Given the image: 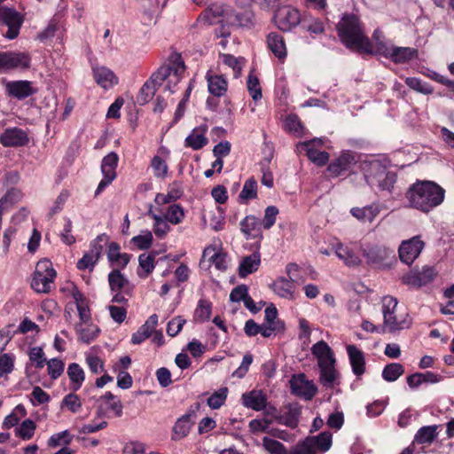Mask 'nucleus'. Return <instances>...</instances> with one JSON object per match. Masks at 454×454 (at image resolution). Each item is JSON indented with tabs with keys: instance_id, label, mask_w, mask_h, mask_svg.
Wrapping results in <instances>:
<instances>
[{
	"instance_id": "obj_11",
	"label": "nucleus",
	"mask_w": 454,
	"mask_h": 454,
	"mask_svg": "<svg viewBox=\"0 0 454 454\" xmlns=\"http://www.w3.org/2000/svg\"><path fill=\"white\" fill-rule=\"evenodd\" d=\"M425 247L420 236H414L403 240L398 248L399 258L402 262L411 265L421 254Z\"/></svg>"
},
{
	"instance_id": "obj_2",
	"label": "nucleus",
	"mask_w": 454,
	"mask_h": 454,
	"mask_svg": "<svg viewBox=\"0 0 454 454\" xmlns=\"http://www.w3.org/2000/svg\"><path fill=\"white\" fill-rule=\"evenodd\" d=\"M445 191L432 181H417L405 193L409 207L423 213H428L441 205L444 200Z\"/></svg>"
},
{
	"instance_id": "obj_13",
	"label": "nucleus",
	"mask_w": 454,
	"mask_h": 454,
	"mask_svg": "<svg viewBox=\"0 0 454 454\" xmlns=\"http://www.w3.org/2000/svg\"><path fill=\"white\" fill-rule=\"evenodd\" d=\"M119 157L117 153L112 152L106 155L101 163V171L103 179L99 182L98 188L95 192V196H98L103 190L108 186L116 178V168L118 165Z\"/></svg>"
},
{
	"instance_id": "obj_63",
	"label": "nucleus",
	"mask_w": 454,
	"mask_h": 454,
	"mask_svg": "<svg viewBox=\"0 0 454 454\" xmlns=\"http://www.w3.org/2000/svg\"><path fill=\"white\" fill-rule=\"evenodd\" d=\"M182 195L180 189H171L167 194L157 193L155 196V203L158 205H165L179 199Z\"/></svg>"
},
{
	"instance_id": "obj_6",
	"label": "nucleus",
	"mask_w": 454,
	"mask_h": 454,
	"mask_svg": "<svg viewBox=\"0 0 454 454\" xmlns=\"http://www.w3.org/2000/svg\"><path fill=\"white\" fill-rule=\"evenodd\" d=\"M302 14L290 5L279 7L274 14V21L278 29L289 32L301 24Z\"/></svg>"
},
{
	"instance_id": "obj_56",
	"label": "nucleus",
	"mask_w": 454,
	"mask_h": 454,
	"mask_svg": "<svg viewBox=\"0 0 454 454\" xmlns=\"http://www.w3.org/2000/svg\"><path fill=\"white\" fill-rule=\"evenodd\" d=\"M153 239L152 232L146 230L142 231V234L133 237L131 239V243H133L138 249L145 250L151 247Z\"/></svg>"
},
{
	"instance_id": "obj_29",
	"label": "nucleus",
	"mask_w": 454,
	"mask_h": 454,
	"mask_svg": "<svg viewBox=\"0 0 454 454\" xmlns=\"http://www.w3.org/2000/svg\"><path fill=\"white\" fill-rule=\"evenodd\" d=\"M386 166L378 160L364 161L362 164V171L366 183L374 187L375 176L385 171Z\"/></svg>"
},
{
	"instance_id": "obj_26",
	"label": "nucleus",
	"mask_w": 454,
	"mask_h": 454,
	"mask_svg": "<svg viewBox=\"0 0 454 454\" xmlns=\"http://www.w3.org/2000/svg\"><path fill=\"white\" fill-rule=\"evenodd\" d=\"M381 211L379 203H372L364 207H353L350 210L351 215L358 221L363 223H372Z\"/></svg>"
},
{
	"instance_id": "obj_28",
	"label": "nucleus",
	"mask_w": 454,
	"mask_h": 454,
	"mask_svg": "<svg viewBox=\"0 0 454 454\" xmlns=\"http://www.w3.org/2000/svg\"><path fill=\"white\" fill-rule=\"evenodd\" d=\"M157 324L158 316L156 314H153L152 316L149 317L145 323L143 325H141L136 333L132 334L131 342L133 344L142 343L152 334Z\"/></svg>"
},
{
	"instance_id": "obj_61",
	"label": "nucleus",
	"mask_w": 454,
	"mask_h": 454,
	"mask_svg": "<svg viewBox=\"0 0 454 454\" xmlns=\"http://www.w3.org/2000/svg\"><path fill=\"white\" fill-rule=\"evenodd\" d=\"M278 208L275 206H269L265 208L264 216L261 221L263 229L270 230L276 223Z\"/></svg>"
},
{
	"instance_id": "obj_23",
	"label": "nucleus",
	"mask_w": 454,
	"mask_h": 454,
	"mask_svg": "<svg viewBox=\"0 0 454 454\" xmlns=\"http://www.w3.org/2000/svg\"><path fill=\"white\" fill-rule=\"evenodd\" d=\"M301 28L308 32L312 37L325 33V23L322 19L313 16L309 12H304L301 20Z\"/></svg>"
},
{
	"instance_id": "obj_19",
	"label": "nucleus",
	"mask_w": 454,
	"mask_h": 454,
	"mask_svg": "<svg viewBox=\"0 0 454 454\" xmlns=\"http://www.w3.org/2000/svg\"><path fill=\"white\" fill-rule=\"evenodd\" d=\"M335 359L317 364L319 368V381L327 387L332 388L338 377V372L335 369Z\"/></svg>"
},
{
	"instance_id": "obj_31",
	"label": "nucleus",
	"mask_w": 454,
	"mask_h": 454,
	"mask_svg": "<svg viewBox=\"0 0 454 454\" xmlns=\"http://www.w3.org/2000/svg\"><path fill=\"white\" fill-rule=\"evenodd\" d=\"M95 81L104 89L112 88L118 82V79L112 70L106 67L93 68Z\"/></svg>"
},
{
	"instance_id": "obj_60",
	"label": "nucleus",
	"mask_w": 454,
	"mask_h": 454,
	"mask_svg": "<svg viewBox=\"0 0 454 454\" xmlns=\"http://www.w3.org/2000/svg\"><path fill=\"white\" fill-rule=\"evenodd\" d=\"M67 407L71 412L76 413L82 407L80 397L74 394H67L62 400L61 408Z\"/></svg>"
},
{
	"instance_id": "obj_18",
	"label": "nucleus",
	"mask_w": 454,
	"mask_h": 454,
	"mask_svg": "<svg viewBox=\"0 0 454 454\" xmlns=\"http://www.w3.org/2000/svg\"><path fill=\"white\" fill-rule=\"evenodd\" d=\"M262 225L261 220L254 215H247L240 222V231L247 239H262Z\"/></svg>"
},
{
	"instance_id": "obj_47",
	"label": "nucleus",
	"mask_w": 454,
	"mask_h": 454,
	"mask_svg": "<svg viewBox=\"0 0 454 454\" xmlns=\"http://www.w3.org/2000/svg\"><path fill=\"white\" fill-rule=\"evenodd\" d=\"M312 448L323 451L328 450L332 446V434L329 432H322L316 437L307 438Z\"/></svg>"
},
{
	"instance_id": "obj_1",
	"label": "nucleus",
	"mask_w": 454,
	"mask_h": 454,
	"mask_svg": "<svg viewBox=\"0 0 454 454\" xmlns=\"http://www.w3.org/2000/svg\"><path fill=\"white\" fill-rule=\"evenodd\" d=\"M340 42L349 50L359 53L373 54L372 44L364 33L359 18L355 14H344L337 24Z\"/></svg>"
},
{
	"instance_id": "obj_37",
	"label": "nucleus",
	"mask_w": 454,
	"mask_h": 454,
	"mask_svg": "<svg viewBox=\"0 0 454 454\" xmlns=\"http://www.w3.org/2000/svg\"><path fill=\"white\" fill-rule=\"evenodd\" d=\"M209 92L215 97H222L227 91V82L222 75L207 74Z\"/></svg>"
},
{
	"instance_id": "obj_12",
	"label": "nucleus",
	"mask_w": 454,
	"mask_h": 454,
	"mask_svg": "<svg viewBox=\"0 0 454 454\" xmlns=\"http://www.w3.org/2000/svg\"><path fill=\"white\" fill-rule=\"evenodd\" d=\"M323 145L321 139L314 138L309 141L300 142L297 145L299 152L304 151L307 157L317 166H324L329 160V153L325 151H318V147Z\"/></svg>"
},
{
	"instance_id": "obj_9",
	"label": "nucleus",
	"mask_w": 454,
	"mask_h": 454,
	"mask_svg": "<svg viewBox=\"0 0 454 454\" xmlns=\"http://www.w3.org/2000/svg\"><path fill=\"white\" fill-rule=\"evenodd\" d=\"M185 70V66L183 61L176 64V67L173 68L171 66L164 65L161 66L155 73H153L150 79L146 81L148 84L153 86L156 90L162 82L168 77H171L169 82H173L176 84L182 74Z\"/></svg>"
},
{
	"instance_id": "obj_41",
	"label": "nucleus",
	"mask_w": 454,
	"mask_h": 454,
	"mask_svg": "<svg viewBox=\"0 0 454 454\" xmlns=\"http://www.w3.org/2000/svg\"><path fill=\"white\" fill-rule=\"evenodd\" d=\"M437 428L436 425L420 427L415 434L414 442L419 444L432 443L437 437Z\"/></svg>"
},
{
	"instance_id": "obj_15",
	"label": "nucleus",
	"mask_w": 454,
	"mask_h": 454,
	"mask_svg": "<svg viewBox=\"0 0 454 454\" xmlns=\"http://www.w3.org/2000/svg\"><path fill=\"white\" fill-rule=\"evenodd\" d=\"M29 143L26 130L18 128H7L0 134V144L4 147H21Z\"/></svg>"
},
{
	"instance_id": "obj_51",
	"label": "nucleus",
	"mask_w": 454,
	"mask_h": 454,
	"mask_svg": "<svg viewBox=\"0 0 454 454\" xmlns=\"http://www.w3.org/2000/svg\"><path fill=\"white\" fill-rule=\"evenodd\" d=\"M262 446L269 454H287L283 443L267 436L262 438Z\"/></svg>"
},
{
	"instance_id": "obj_22",
	"label": "nucleus",
	"mask_w": 454,
	"mask_h": 454,
	"mask_svg": "<svg viewBox=\"0 0 454 454\" xmlns=\"http://www.w3.org/2000/svg\"><path fill=\"white\" fill-rule=\"evenodd\" d=\"M292 393L307 401L311 400L317 392V387L312 381L297 379L291 381Z\"/></svg>"
},
{
	"instance_id": "obj_44",
	"label": "nucleus",
	"mask_w": 454,
	"mask_h": 454,
	"mask_svg": "<svg viewBox=\"0 0 454 454\" xmlns=\"http://www.w3.org/2000/svg\"><path fill=\"white\" fill-rule=\"evenodd\" d=\"M108 282L112 292L123 291L126 292L129 281L124 277L119 270H113L108 274Z\"/></svg>"
},
{
	"instance_id": "obj_35",
	"label": "nucleus",
	"mask_w": 454,
	"mask_h": 454,
	"mask_svg": "<svg viewBox=\"0 0 454 454\" xmlns=\"http://www.w3.org/2000/svg\"><path fill=\"white\" fill-rule=\"evenodd\" d=\"M121 247L117 242H111L108 245L107 259L111 263H115L121 268H125L129 260L130 255L127 253H121Z\"/></svg>"
},
{
	"instance_id": "obj_17",
	"label": "nucleus",
	"mask_w": 454,
	"mask_h": 454,
	"mask_svg": "<svg viewBox=\"0 0 454 454\" xmlns=\"http://www.w3.org/2000/svg\"><path fill=\"white\" fill-rule=\"evenodd\" d=\"M6 92L9 96L21 100L36 93V89L29 81H12L7 82Z\"/></svg>"
},
{
	"instance_id": "obj_58",
	"label": "nucleus",
	"mask_w": 454,
	"mask_h": 454,
	"mask_svg": "<svg viewBox=\"0 0 454 454\" xmlns=\"http://www.w3.org/2000/svg\"><path fill=\"white\" fill-rule=\"evenodd\" d=\"M73 440V436L69 434L68 430L52 434L48 440V446L51 448H56L63 442L68 445Z\"/></svg>"
},
{
	"instance_id": "obj_21",
	"label": "nucleus",
	"mask_w": 454,
	"mask_h": 454,
	"mask_svg": "<svg viewBox=\"0 0 454 454\" xmlns=\"http://www.w3.org/2000/svg\"><path fill=\"white\" fill-rule=\"evenodd\" d=\"M242 404L254 411H262L267 405L266 395L262 390H251L242 395Z\"/></svg>"
},
{
	"instance_id": "obj_48",
	"label": "nucleus",
	"mask_w": 454,
	"mask_h": 454,
	"mask_svg": "<svg viewBox=\"0 0 454 454\" xmlns=\"http://www.w3.org/2000/svg\"><path fill=\"white\" fill-rule=\"evenodd\" d=\"M404 373L403 366L399 363L387 364L382 371V378L387 382L395 381Z\"/></svg>"
},
{
	"instance_id": "obj_3",
	"label": "nucleus",
	"mask_w": 454,
	"mask_h": 454,
	"mask_svg": "<svg viewBox=\"0 0 454 454\" xmlns=\"http://www.w3.org/2000/svg\"><path fill=\"white\" fill-rule=\"evenodd\" d=\"M383 314V333H395L396 332L409 329L412 325V319L408 313L397 316L396 309L398 300L390 295L384 296L381 301Z\"/></svg>"
},
{
	"instance_id": "obj_49",
	"label": "nucleus",
	"mask_w": 454,
	"mask_h": 454,
	"mask_svg": "<svg viewBox=\"0 0 454 454\" xmlns=\"http://www.w3.org/2000/svg\"><path fill=\"white\" fill-rule=\"evenodd\" d=\"M35 429V423L32 419H27L22 421L20 427H16L15 434L20 439L27 441L34 436Z\"/></svg>"
},
{
	"instance_id": "obj_53",
	"label": "nucleus",
	"mask_w": 454,
	"mask_h": 454,
	"mask_svg": "<svg viewBox=\"0 0 454 454\" xmlns=\"http://www.w3.org/2000/svg\"><path fill=\"white\" fill-rule=\"evenodd\" d=\"M228 394L227 387H221L219 390L212 394L207 401V405L214 410L219 409L226 401Z\"/></svg>"
},
{
	"instance_id": "obj_59",
	"label": "nucleus",
	"mask_w": 454,
	"mask_h": 454,
	"mask_svg": "<svg viewBox=\"0 0 454 454\" xmlns=\"http://www.w3.org/2000/svg\"><path fill=\"white\" fill-rule=\"evenodd\" d=\"M156 89L145 82L138 91L137 96V102L140 106L148 103L153 98Z\"/></svg>"
},
{
	"instance_id": "obj_55",
	"label": "nucleus",
	"mask_w": 454,
	"mask_h": 454,
	"mask_svg": "<svg viewBox=\"0 0 454 454\" xmlns=\"http://www.w3.org/2000/svg\"><path fill=\"white\" fill-rule=\"evenodd\" d=\"M212 312V303L206 300H200L195 309V317L200 322L209 320Z\"/></svg>"
},
{
	"instance_id": "obj_10",
	"label": "nucleus",
	"mask_w": 454,
	"mask_h": 454,
	"mask_svg": "<svg viewBox=\"0 0 454 454\" xmlns=\"http://www.w3.org/2000/svg\"><path fill=\"white\" fill-rule=\"evenodd\" d=\"M357 161L356 153L348 150L342 151L339 157L328 165L327 170L333 177L340 176L351 171Z\"/></svg>"
},
{
	"instance_id": "obj_24",
	"label": "nucleus",
	"mask_w": 454,
	"mask_h": 454,
	"mask_svg": "<svg viewBox=\"0 0 454 454\" xmlns=\"http://www.w3.org/2000/svg\"><path fill=\"white\" fill-rule=\"evenodd\" d=\"M347 353L353 373L357 377L363 375L365 372V358L363 351L355 345H348Z\"/></svg>"
},
{
	"instance_id": "obj_57",
	"label": "nucleus",
	"mask_w": 454,
	"mask_h": 454,
	"mask_svg": "<svg viewBox=\"0 0 454 454\" xmlns=\"http://www.w3.org/2000/svg\"><path fill=\"white\" fill-rule=\"evenodd\" d=\"M165 218L172 224L180 223L184 218L183 207L178 204L169 206Z\"/></svg>"
},
{
	"instance_id": "obj_27",
	"label": "nucleus",
	"mask_w": 454,
	"mask_h": 454,
	"mask_svg": "<svg viewBox=\"0 0 454 454\" xmlns=\"http://www.w3.org/2000/svg\"><path fill=\"white\" fill-rule=\"evenodd\" d=\"M391 251L382 246H369L363 250V254L367 260V263L372 265H378L383 262Z\"/></svg>"
},
{
	"instance_id": "obj_25",
	"label": "nucleus",
	"mask_w": 454,
	"mask_h": 454,
	"mask_svg": "<svg viewBox=\"0 0 454 454\" xmlns=\"http://www.w3.org/2000/svg\"><path fill=\"white\" fill-rule=\"evenodd\" d=\"M267 45L276 58L283 61L287 55V50L284 37L277 33L271 32L267 35Z\"/></svg>"
},
{
	"instance_id": "obj_43",
	"label": "nucleus",
	"mask_w": 454,
	"mask_h": 454,
	"mask_svg": "<svg viewBox=\"0 0 454 454\" xmlns=\"http://www.w3.org/2000/svg\"><path fill=\"white\" fill-rule=\"evenodd\" d=\"M191 414L183 415L177 419L173 427V439H182L186 436L192 427Z\"/></svg>"
},
{
	"instance_id": "obj_8",
	"label": "nucleus",
	"mask_w": 454,
	"mask_h": 454,
	"mask_svg": "<svg viewBox=\"0 0 454 454\" xmlns=\"http://www.w3.org/2000/svg\"><path fill=\"white\" fill-rule=\"evenodd\" d=\"M31 56L25 51L0 52V71L27 69L30 67Z\"/></svg>"
},
{
	"instance_id": "obj_20",
	"label": "nucleus",
	"mask_w": 454,
	"mask_h": 454,
	"mask_svg": "<svg viewBox=\"0 0 454 454\" xmlns=\"http://www.w3.org/2000/svg\"><path fill=\"white\" fill-rule=\"evenodd\" d=\"M286 411L277 418L279 424L290 428H296L300 422L301 406L298 403H289L286 406Z\"/></svg>"
},
{
	"instance_id": "obj_54",
	"label": "nucleus",
	"mask_w": 454,
	"mask_h": 454,
	"mask_svg": "<svg viewBox=\"0 0 454 454\" xmlns=\"http://www.w3.org/2000/svg\"><path fill=\"white\" fill-rule=\"evenodd\" d=\"M405 83L409 88L414 90L419 93L429 95L433 93V88L427 82H424L422 80L417 77H407L405 79Z\"/></svg>"
},
{
	"instance_id": "obj_14",
	"label": "nucleus",
	"mask_w": 454,
	"mask_h": 454,
	"mask_svg": "<svg viewBox=\"0 0 454 454\" xmlns=\"http://www.w3.org/2000/svg\"><path fill=\"white\" fill-rule=\"evenodd\" d=\"M437 275L436 270L432 266H424L421 270H411L405 274L402 280L403 284L421 287L431 283Z\"/></svg>"
},
{
	"instance_id": "obj_52",
	"label": "nucleus",
	"mask_w": 454,
	"mask_h": 454,
	"mask_svg": "<svg viewBox=\"0 0 454 454\" xmlns=\"http://www.w3.org/2000/svg\"><path fill=\"white\" fill-rule=\"evenodd\" d=\"M247 87L251 98L254 101L262 98V95L259 79L253 73H250L247 77Z\"/></svg>"
},
{
	"instance_id": "obj_4",
	"label": "nucleus",
	"mask_w": 454,
	"mask_h": 454,
	"mask_svg": "<svg viewBox=\"0 0 454 454\" xmlns=\"http://www.w3.org/2000/svg\"><path fill=\"white\" fill-rule=\"evenodd\" d=\"M56 270L52 267V263L47 260H40L35 268V271L31 282V287L36 293H49L56 278Z\"/></svg>"
},
{
	"instance_id": "obj_50",
	"label": "nucleus",
	"mask_w": 454,
	"mask_h": 454,
	"mask_svg": "<svg viewBox=\"0 0 454 454\" xmlns=\"http://www.w3.org/2000/svg\"><path fill=\"white\" fill-rule=\"evenodd\" d=\"M20 199V192L16 189H11L0 199V210H9L13 204Z\"/></svg>"
},
{
	"instance_id": "obj_34",
	"label": "nucleus",
	"mask_w": 454,
	"mask_h": 454,
	"mask_svg": "<svg viewBox=\"0 0 454 454\" xmlns=\"http://www.w3.org/2000/svg\"><path fill=\"white\" fill-rule=\"evenodd\" d=\"M75 332L81 341L90 343L97 338L99 333V328L90 321L88 323L77 324L75 325Z\"/></svg>"
},
{
	"instance_id": "obj_7",
	"label": "nucleus",
	"mask_w": 454,
	"mask_h": 454,
	"mask_svg": "<svg viewBox=\"0 0 454 454\" xmlns=\"http://www.w3.org/2000/svg\"><path fill=\"white\" fill-rule=\"evenodd\" d=\"M108 236L105 233L98 235L90 244V250L77 262V269L80 270H89L92 271L103 251L102 243H106Z\"/></svg>"
},
{
	"instance_id": "obj_36",
	"label": "nucleus",
	"mask_w": 454,
	"mask_h": 454,
	"mask_svg": "<svg viewBox=\"0 0 454 454\" xmlns=\"http://www.w3.org/2000/svg\"><path fill=\"white\" fill-rule=\"evenodd\" d=\"M335 254L348 267L358 266L361 263L359 256L352 249L341 243L336 246Z\"/></svg>"
},
{
	"instance_id": "obj_64",
	"label": "nucleus",
	"mask_w": 454,
	"mask_h": 454,
	"mask_svg": "<svg viewBox=\"0 0 454 454\" xmlns=\"http://www.w3.org/2000/svg\"><path fill=\"white\" fill-rule=\"evenodd\" d=\"M48 374L53 380L58 379L64 371V363L57 358H52L47 362Z\"/></svg>"
},
{
	"instance_id": "obj_38",
	"label": "nucleus",
	"mask_w": 454,
	"mask_h": 454,
	"mask_svg": "<svg viewBox=\"0 0 454 454\" xmlns=\"http://www.w3.org/2000/svg\"><path fill=\"white\" fill-rule=\"evenodd\" d=\"M396 182V175L394 172L388 171L385 168V171L375 176L374 187H377L380 191L392 192L394 184Z\"/></svg>"
},
{
	"instance_id": "obj_33",
	"label": "nucleus",
	"mask_w": 454,
	"mask_h": 454,
	"mask_svg": "<svg viewBox=\"0 0 454 454\" xmlns=\"http://www.w3.org/2000/svg\"><path fill=\"white\" fill-rule=\"evenodd\" d=\"M226 22L231 26L249 27L252 24V13L250 12H235L232 10L221 11Z\"/></svg>"
},
{
	"instance_id": "obj_46",
	"label": "nucleus",
	"mask_w": 454,
	"mask_h": 454,
	"mask_svg": "<svg viewBox=\"0 0 454 454\" xmlns=\"http://www.w3.org/2000/svg\"><path fill=\"white\" fill-rule=\"evenodd\" d=\"M257 181L254 177L248 178L239 195L241 203H247L251 200L257 198Z\"/></svg>"
},
{
	"instance_id": "obj_16",
	"label": "nucleus",
	"mask_w": 454,
	"mask_h": 454,
	"mask_svg": "<svg viewBox=\"0 0 454 454\" xmlns=\"http://www.w3.org/2000/svg\"><path fill=\"white\" fill-rule=\"evenodd\" d=\"M383 56L395 64H403L418 57V50L411 47H398L390 45L389 48L381 47Z\"/></svg>"
},
{
	"instance_id": "obj_5",
	"label": "nucleus",
	"mask_w": 454,
	"mask_h": 454,
	"mask_svg": "<svg viewBox=\"0 0 454 454\" xmlns=\"http://www.w3.org/2000/svg\"><path fill=\"white\" fill-rule=\"evenodd\" d=\"M23 22L24 16L15 9L0 7V23L7 27V31L4 34L5 38L9 40L17 38Z\"/></svg>"
},
{
	"instance_id": "obj_32",
	"label": "nucleus",
	"mask_w": 454,
	"mask_h": 454,
	"mask_svg": "<svg viewBox=\"0 0 454 454\" xmlns=\"http://www.w3.org/2000/svg\"><path fill=\"white\" fill-rule=\"evenodd\" d=\"M207 132V126L203 125L198 129H194L192 133L185 138L184 145L186 147H191L193 150H200L203 148L208 142L205 136Z\"/></svg>"
},
{
	"instance_id": "obj_30",
	"label": "nucleus",
	"mask_w": 454,
	"mask_h": 454,
	"mask_svg": "<svg viewBox=\"0 0 454 454\" xmlns=\"http://www.w3.org/2000/svg\"><path fill=\"white\" fill-rule=\"evenodd\" d=\"M261 264V254L259 252H254L250 255L245 256L240 261L239 266V276L246 278L247 275L255 272Z\"/></svg>"
},
{
	"instance_id": "obj_45",
	"label": "nucleus",
	"mask_w": 454,
	"mask_h": 454,
	"mask_svg": "<svg viewBox=\"0 0 454 454\" xmlns=\"http://www.w3.org/2000/svg\"><path fill=\"white\" fill-rule=\"evenodd\" d=\"M203 257H208L217 270H225L227 269L226 254L217 252L214 247H207L203 251Z\"/></svg>"
},
{
	"instance_id": "obj_39",
	"label": "nucleus",
	"mask_w": 454,
	"mask_h": 454,
	"mask_svg": "<svg viewBox=\"0 0 454 454\" xmlns=\"http://www.w3.org/2000/svg\"><path fill=\"white\" fill-rule=\"evenodd\" d=\"M67 373L71 381V388L74 391L80 389L85 380L83 369L78 364L72 363L68 365Z\"/></svg>"
},
{
	"instance_id": "obj_40",
	"label": "nucleus",
	"mask_w": 454,
	"mask_h": 454,
	"mask_svg": "<svg viewBox=\"0 0 454 454\" xmlns=\"http://www.w3.org/2000/svg\"><path fill=\"white\" fill-rule=\"evenodd\" d=\"M311 351L317 357V364L335 359L333 350L324 340L317 341L314 344L311 348Z\"/></svg>"
},
{
	"instance_id": "obj_62",
	"label": "nucleus",
	"mask_w": 454,
	"mask_h": 454,
	"mask_svg": "<svg viewBox=\"0 0 454 454\" xmlns=\"http://www.w3.org/2000/svg\"><path fill=\"white\" fill-rule=\"evenodd\" d=\"M285 129L297 136H301L302 133V125L299 117L295 114L288 115L285 120Z\"/></svg>"
},
{
	"instance_id": "obj_42",
	"label": "nucleus",
	"mask_w": 454,
	"mask_h": 454,
	"mask_svg": "<svg viewBox=\"0 0 454 454\" xmlns=\"http://www.w3.org/2000/svg\"><path fill=\"white\" fill-rule=\"evenodd\" d=\"M272 289L275 294L282 298L292 299L294 296V286L293 282L285 278H278L273 284Z\"/></svg>"
}]
</instances>
